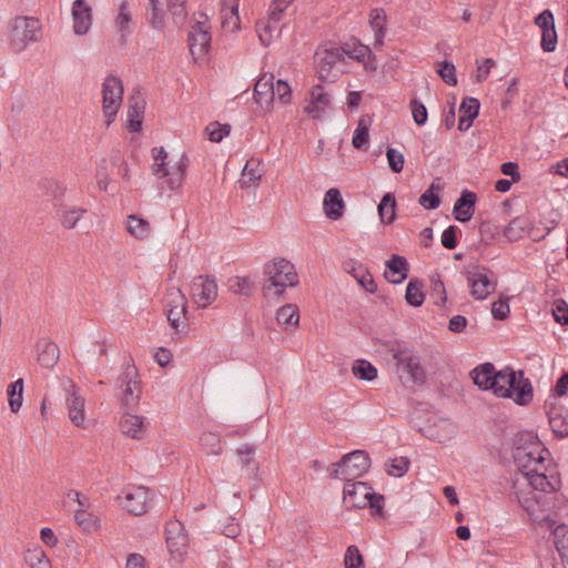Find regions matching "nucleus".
Segmentation results:
<instances>
[{"mask_svg":"<svg viewBox=\"0 0 568 568\" xmlns=\"http://www.w3.org/2000/svg\"><path fill=\"white\" fill-rule=\"evenodd\" d=\"M342 50L345 51V55L357 61H363L369 52V48L362 43H347Z\"/></svg>","mask_w":568,"mask_h":568,"instance_id":"61","label":"nucleus"},{"mask_svg":"<svg viewBox=\"0 0 568 568\" xmlns=\"http://www.w3.org/2000/svg\"><path fill=\"white\" fill-rule=\"evenodd\" d=\"M40 347L39 363L45 368H52L55 366L59 359L60 351L57 344L53 342L44 341Z\"/></svg>","mask_w":568,"mask_h":568,"instance_id":"41","label":"nucleus"},{"mask_svg":"<svg viewBox=\"0 0 568 568\" xmlns=\"http://www.w3.org/2000/svg\"><path fill=\"white\" fill-rule=\"evenodd\" d=\"M440 184L433 182L428 189L419 196L418 203L426 210H436L440 205Z\"/></svg>","mask_w":568,"mask_h":568,"instance_id":"47","label":"nucleus"},{"mask_svg":"<svg viewBox=\"0 0 568 568\" xmlns=\"http://www.w3.org/2000/svg\"><path fill=\"white\" fill-rule=\"evenodd\" d=\"M166 307V316L170 325L174 329H179L187 310L186 298L180 288L172 287L168 291Z\"/></svg>","mask_w":568,"mask_h":568,"instance_id":"18","label":"nucleus"},{"mask_svg":"<svg viewBox=\"0 0 568 568\" xmlns=\"http://www.w3.org/2000/svg\"><path fill=\"white\" fill-rule=\"evenodd\" d=\"M293 0H272L267 17L275 22H281L282 14Z\"/></svg>","mask_w":568,"mask_h":568,"instance_id":"62","label":"nucleus"},{"mask_svg":"<svg viewBox=\"0 0 568 568\" xmlns=\"http://www.w3.org/2000/svg\"><path fill=\"white\" fill-rule=\"evenodd\" d=\"M409 468V460L406 457L390 459L387 464V474L394 477L404 476Z\"/></svg>","mask_w":568,"mask_h":568,"instance_id":"55","label":"nucleus"},{"mask_svg":"<svg viewBox=\"0 0 568 568\" xmlns=\"http://www.w3.org/2000/svg\"><path fill=\"white\" fill-rule=\"evenodd\" d=\"M114 24L121 34V39L125 41L132 32V12L126 0L121 1L119 4L118 13L114 18Z\"/></svg>","mask_w":568,"mask_h":568,"instance_id":"36","label":"nucleus"},{"mask_svg":"<svg viewBox=\"0 0 568 568\" xmlns=\"http://www.w3.org/2000/svg\"><path fill=\"white\" fill-rule=\"evenodd\" d=\"M273 92L274 98L277 97V99L282 102V104H287L291 101L292 97V90L290 84L278 79L276 82L273 81Z\"/></svg>","mask_w":568,"mask_h":568,"instance_id":"59","label":"nucleus"},{"mask_svg":"<svg viewBox=\"0 0 568 568\" xmlns=\"http://www.w3.org/2000/svg\"><path fill=\"white\" fill-rule=\"evenodd\" d=\"M344 270L351 274L366 292H376L377 284L375 283L372 274L361 262L356 260L346 261L344 263Z\"/></svg>","mask_w":568,"mask_h":568,"instance_id":"26","label":"nucleus"},{"mask_svg":"<svg viewBox=\"0 0 568 568\" xmlns=\"http://www.w3.org/2000/svg\"><path fill=\"white\" fill-rule=\"evenodd\" d=\"M528 221L525 217H515L504 230V235L508 241L515 242L525 236L528 230Z\"/></svg>","mask_w":568,"mask_h":568,"instance_id":"44","label":"nucleus"},{"mask_svg":"<svg viewBox=\"0 0 568 568\" xmlns=\"http://www.w3.org/2000/svg\"><path fill=\"white\" fill-rule=\"evenodd\" d=\"M410 110H412V114H413V119H414L415 123L417 125H424L427 121L426 106L417 100H412Z\"/></svg>","mask_w":568,"mask_h":568,"instance_id":"63","label":"nucleus"},{"mask_svg":"<svg viewBox=\"0 0 568 568\" xmlns=\"http://www.w3.org/2000/svg\"><path fill=\"white\" fill-rule=\"evenodd\" d=\"M369 24L374 31L375 45H383L386 34V13L381 8H375L369 13Z\"/></svg>","mask_w":568,"mask_h":568,"instance_id":"38","label":"nucleus"},{"mask_svg":"<svg viewBox=\"0 0 568 568\" xmlns=\"http://www.w3.org/2000/svg\"><path fill=\"white\" fill-rule=\"evenodd\" d=\"M253 281L250 277H234L230 284V291L236 295L250 296L253 291Z\"/></svg>","mask_w":568,"mask_h":568,"instance_id":"53","label":"nucleus"},{"mask_svg":"<svg viewBox=\"0 0 568 568\" xmlns=\"http://www.w3.org/2000/svg\"><path fill=\"white\" fill-rule=\"evenodd\" d=\"M211 24L204 13L199 14V19L191 27L189 32L190 52L194 60H202L209 53L211 48Z\"/></svg>","mask_w":568,"mask_h":568,"instance_id":"9","label":"nucleus"},{"mask_svg":"<svg viewBox=\"0 0 568 568\" xmlns=\"http://www.w3.org/2000/svg\"><path fill=\"white\" fill-rule=\"evenodd\" d=\"M189 158L182 154L174 164L168 163L161 174H156L158 179H165V183L171 190L180 189L185 180Z\"/></svg>","mask_w":568,"mask_h":568,"instance_id":"24","label":"nucleus"},{"mask_svg":"<svg viewBox=\"0 0 568 568\" xmlns=\"http://www.w3.org/2000/svg\"><path fill=\"white\" fill-rule=\"evenodd\" d=\"M128 123L126 128L130 132H140L142 128L145 101L143 97L136 92L129 98Z\"/></svg>","mask_w":568,"mask_h":568,"instance_id":"27","label":"nucleus"},{"mask_svg":"<svg viewBox=\"0 0 568 568\" xmlns=\"http://www.w3.org/2000/svg\"><path fill=\"white\" fill-rule=\"evenodd\" d=\"M235 454L237 456V464L242 470L247 471L248 476L257 478L260 466L255 460L256 447L252 444L245 443L236 448Z\"/></svg>","mask_w":568,"mask_h":568,"instance_id":"29","label":"nucleus"},{"mask_svg":"<svg viewBox=\"0 0 568 568\" xmlns=\"http://www.w3.org/2000/svg\"><path fill=\"white\" fill-rule=\"evenodd\" d=\"M260 41L264 47L270 45L274 39L278 38L282 31L280 22H275L271 18L261 20L256 24Z\"/></svg>","mask_w":568,"mask_h":568,"instance_id":"37","label":"nucleus"},{"mask_svg":"<svg viewBox=\"0 0 568 568\" xmlns=\"http://www.w3.org/2000/svg\"><path fill=\"white\" fill-rule=\"evenodd\" d=\"M372 487L364 481H348L344 484L343 500L347 507L365 508L369 501Z\"/></svg>","mask_w":568,"mask_h":568,"instance_id":"19","label":"nucleus"},{"mask_svg":"<svg viewBox=\"0 0 568 568\" xmlns=\"http://www.w3.org/2000/svg\"><path fill=\"white\" fill-rule=\"evenodd\" d=\"M189 158L182 154L174 164L168 163L161 174H156L158 179H165V183L171 190L180 189L185 180Z\"/></svg>","mask_w":568,"mask_h":568,"instance_id":"23","label":"nucleus"},{"mask_svg":"<svg viewBox=\"0 0 568 568\" xmlns=\"http://www.w3.org/2000/svg\"><path fill=\"white\" fill-rule=\"evenodd\" d=\"M550 454L532 432L518 433L515 438L514 462L530 489L519 487V478L513 481V494L536 527L550 530L554 544L562 560L568 562V526L557 524L546 515L550 506L547 495L560 489V477L549 458Z\"/></svg>","mask_w":568,"mask_h":568,"instance_id":"1","label":"nucleus"},{"mask_svg":"<svg viewBox=\"0 0 568 568\" xmlns=\"http://www.w3.org/2000/svg\"><path fill=\"white\" fill-rule=\"evenodd\" d=\"M24 560L30 568H51L50 560L40 547L29 549Z\"/></svg>","mask_w":568,"mask_h":568,"instance_id":"49","label":"nucleus"},{"mask_svg":"<svg viewBox=\"0 0 568 568\" xmlns=\"http://www.w3.org/2000/svg\"><path fill=\"white\" fill-rule=\"evenodd\" d=\"M72 29L77 36L87 34L93 22L92 8L85 0H74L71 9Z\"/></svg>","mask_w":568,"mask_h":568,"instance_id":"21","label":"nucleus"},{"mask_svg":"<svg viewBox=\"0 0 568 568\" xmlns=\"http://www.w3.org/2000/svg\"><path fill=\"white\" fill-rule=\"evenodd\" d=\"M353 375L365 382H372L377 377V368L366 359H357L352 366Z\"/></svg>","mask_w":568,"mask_h":568,"instance_id":"45","label":"nucleus"},{"mask_svg":"<svg viewBox=\"0 0 568 568\" xmlns=\"http://www.w3.org/2000/svg\"><path fill=\"white\" fill-rule=\"evenodd\" d=\"M205 132L212 142H221L226 135L230 133V125L229 124H220L217 122L210 123Z\"/></svg>","mask_w":568,"mask_h":568,"instance_id":"56","label":"nucleus"},{"mask_svg":"<svg viewBox=\"0 0 568 568\" xmlns=\"http://www.w3.org/2000/svg\"><path fill=\"white\" fill-rule=\"evenodd\" d=\"M263 273L266 277L263 285L265 294L273 293L280 296L287 287H294L298 284V275L294 264L284 257H276L265 263Z\"/></svg>","mask_w":568,"mask_h":568,"instance_id":"2","label":"nucleus"},{"mask_svg":"<svg viewBox=\"0 0 568 568\" xmlns=\"http://www.w3.org/2000/svg\"><path fill=\"white\" fill-rule=\"evenodd\" d=\"M85 212L82 207L67 209L61 215L62 226L68 230L74 229Z\"/></svg>","mask_w":568,"mask_h":568,"instance_id":"52","label":"nucleus"},{"mask_svg":"<svg viewBox=\"0 0 568 568\" xmlns=\"http://www.w3.org/2000/svg\"><path fill=\"white\" fill-rule=\"evenodd\" d=\"M345 51L335 45L320 47L314 63L322 80L334 81L344 72Z\"/></svg>","mask_w":568,"mask_h":568,"instance_id":"4","label":"nucleus"},{"mask_svg":"<svg viewBox=\"0 0 568 568\" xmlns=\"http://www.w3.org/2000/svg\"><path fill=\"white\" fill-rule=\"evenodd\" d=\"M386 158L393 172L399 173L403 171L405 160L404 154L400 151L394 148H388L386 151Z\"/></svg>","mask_w":568,"mask_h":568,"instance_id":"60","label":"nucleus"},{"mask_svg":"<svg viewBox=\"0 0 568 568\" xmlns=\"http://www.w3.org/2000/svg\"><path fill=\"white\" fill-rule=\"evenodd\" d=\"M190 295L199 308H205L216 300L217 284L207 276H196L192 280Z\"/></svg>","mask_w":568,"mask_h":568,"instance_id":"15","label":"nucleus"},{"mask_svg":"<svg viewBox=\"0 0 568 568\" xmlns=\"http://www.w3.org/2000/svg\"><path fill=\"white\" fill-rule=\"evenodd\" d=\"M395 196L392 193H386L377 206V212L383 223L390 224L395 220Z\"/></svg>","mask_w":568,"mask_h":568,"instance_id":"46","label":"nucleus"},{"mask_svg":"<svg viewBox=\"0 0 568 568\" xmlns=\"http://www.w3.org/2000/svg\"><path fill=\"white\" fill-rule=\"evenodd\" d=\"M372 120L369 116H362L358 122L357 126L354 131L352 144L355 149L358 150H366L369 141V126H371Z\"/></svg>","mask_w":568,"mask_h":568,"instance_id":"40","label":"nucleus"},{"mask_svg":"<svg viewBox=\"0 0 568 568\" xmlns=\"http://www.w3.org/2000/svg\"><path fill=\"white\" fill-rule=\"evenodd\" d=\"M371 459L366 452L354 450L346 454L338 463L332 465L331 476L345 483L354 481L368 471Z\"/></svg>","mask_w":568,"mask_h":568,"instance_id":"6","label":"nucleus"},{"mask_svg":"<svg viewBox=\"0 0 568 568\" xmlns=\"http://www.w3.org/2000/svg\"><path fill=\"white\" fill-rule=\"evenodd\" d=\"M506 383L503 384V389H506L505 394L497 395L499 398H510L517 405L526 406L534 397V388L530 381L525 377L523 371L515 372L507 367Z\"/></svg>","mask_w":568,"mask_h":568,"instance_id":"7","label":"nucleus"},{"mask_svg":"<svg viewBox=\"0 0 568 568\" xmlns=\"http://www.w3.org/2000/svg\"><path fill=\"white\" fill-rule=\"evenodd\" d=\"M119 381L122 388V404L130 408L136 406L141 394L136 368L128 365Z\"/></svg>","mask_w":568,"mask_h":568,"instance_id":"17","label":"nucleus"},{"mask_svg":"<svg viewBox=\"0 0 568 568\" xmlns=\"http://www.w3.org/2000/svg\"><path fill=\"white\" fill-rule=\"evenodd\" d=\"M199 444L202 452L207 456H219L223 452L220 435L210 430H205L201 434Z\"/></svg>","mask_w":568,"mask_h":568,"instance_id":"39","label":"nucleus"},{"mask_svg":"<svg viewBox=\"0 0 568 568\" xmlns=\"http://www.w3.org/2000/svg\"><path fill=\"white\" fill-rule=\"evenodd\" d=\"M264 173L262 160L250 159L246 161L242 170L241 185L242 187L257 186Z\"/></svg>","mask_w":568,"mask_h":568,"instance_id":"35","label":"nucleus"},{"mask_svg":"<svg viewBox=\"0 0 568 568\" xmlns=\"http://www.w3.org/2000/svg\"><path fill=\"white\" fill-rule=\"evenodd\" d=\"M305 112L313 119H322L332 105V97L322 84L312 87Z\"/></svg>","mask_w":568,"mask_h":568,"instance_id":"20","label":"nucleus"},{"mask_svg":"<svg viewBox=\"0 0 568 568\" xmlns=\"http://www.w3.org/2000/svg\"><path fill=\"white\" fill-rule=\"evenodd\" d=\"M221 23L227 32L240 30L239 0H221Z\"/></svg>","mask_w":568,"mask_h":568,"instance_id":"30","label":"nucleus"},{"mask_svg":"<svg viewBox=\"0 0 568 568\" xmlns=\"http://www.w3.org/2000/svg\"><path fill=\"white\" fill-rule=\"evenodd\" d=\"M476 194L471 191H463L460 197L455 202L453 214L455 220L465 223L468 222L475 212Z\"/></svg>","mask_w":568,"mask_h":568,"instance_id":"31","label":"nucleus"},{"mask_svg":"<svg viewBox=\"0 0 568 568\" xmlns=\"http://www.w3.org/2000/svg\"><path fill=\"white\" fill-rule=\"evenodd\" d=\"M552 314L557 323L568 324V304L565 301L558 300L555 302Z\"/></svg>","mask_w":568,"mask_h":568,"instance_id":"64","label":"nucleus"},{"mask_svg":"<svg viewBox=\"0 0 568 568\" xmlns=\"http://www.w3.org/2000/svg\"><path fill=\"white\" fill-rule=\"evenodd\" d=\"M437 73L448 85L457 84L456 68L452 62H440L437 69Z\"/></svg>","mask_w":568,"mask_h":568,"instance_id":"58","label":"nucleus"},{"mask_svg":"<svg viewBox=\"0 0 568 568\" xmlns=\"http://www.w3.org/2000/svg\"><path fill=\"white\" fill-rule=\"evenodd\" d=\"M409 265L406 257L394 254L385 263V278L393 284L403 283L408 276Z\"/></svg>","mask_w":568,"mask_h":568,"instance_id":"25","label":"nucleus"},{"mask_svg":"<svg viewBox=\"0 0 568 568\" xmlns=\"http://www.w3.org/2000/svg\"><path fill=\"white\" fill-rule=\"evenodd\" d=\"M166 546L171 556L180 561L186 554L187 536L184 532L183 525L178 521H170L165 526Z\"/></svg>","mask_w":568,"mask_h":568,"instance_id":"16","label":"nucleus"},{"mask_svg":"<svg viewBox=\"0 0 568 568\" xmlns=\"http://www.w3.org/2000/svg\"><path fill=\"white\" fill-rule=\"evenodd\" d=\"M406 302L414 307H418L424 303L425 295L422 291V284L417 281L410 280L406 286L405 292Z\"/></svg>","mask_w":568,"mask_h":568,"instance_id":"50","label":"nucleus"},{"mask_svg":"<svg viewBox=\"0 0 568 568\" xmlns=\"http://www.w3.org/2000/svg\"><path fill=\"white\" fill-rule=\"evenodd\" d=\"M122 101V81L118 77L108 75L102 83V109L106 119V125H110L113 122Z\"/></svg>","mask_w":568,"mask_h":568,"instance_id":"11","label":"nucleus"},{"mask_svg":"<svg viewBox=\"0 0 568 568\" xmlns=\"http://www.w3.org/2000/svg\"><path fill=\"white\" fill-rule=\"evenodd\" d=\"M9 406L12 413H18L22 406L23 379L19 378L8 386Z\"/></svg>","mask_w":568,"mask_h":568,"instance_id":"48","label":"nucleus"},{"mask_svg":"<svg viewBox=\"0 0 568 568\" xmlns=\"http://www.w3.org/2000/svg\"><path fill=\"white\" fill-rule=\"evenodd\" d=\"M470 295L477 301L486 300L497 288V280L491 271L485 267H474L465 272Z\"/></svg>","mask_w":568,"mask_h":568,"instance_id":"12","label":"nucleus"},{"mask_svg":"<svg viewBox=\"0 0 568 568\" xmlns=\"http://www.w3.org/2000/svg\"><path fill=\"white\" fill-rule=\"evenodd\" d=\"M535 23L541 29V48L545 52H552L557 45V32L555 18L551 11L545 10L535 19Z\"/></svg>","mask_w":568,"mask_h":568,"instance_id":"22","label":"nucleus"},{"mask_svg":"<svg viewBox=\"0 0 568 568\" xmlns=\"http://www.w3.org/2000/svg\"><path fill=\"white\" fill-rule=\"evenodd\" d=\"M126 230L135 239L143 240L150 235L151 226L146 220L132 214L128 216Z\"/></svg>","mask_w":568,"mask_h":568,"instance_id":"43","label":"nucleus"},{"mask_svg":"<svg viewBox=\"0 0 568 568\" xmlns=\"http://www.w3.org/2000/svg\"><path fill=\"white\" fill-rule=\"evenodd\" d=\"M41 23L32 17L13 19L9 32V45L13 52H22L29 44L39 40Z\"/></svg>","mask_w":568,"mask_h":568,"instance_id":"5","label":"nucleus"},{"mask_svg":"<svg viewBox=\"0 0 568 568\" xmlns=\"http://www.w3.org/2000/svg\"><path fill=\"white\" fill-rule=\"evenodd\" d=\"M276 320L285 329L295 328L300 322L298 308L287 304L277 310Z\"/></svg>","mask_w":568,"mask_h":568,"instance_id":"42","label":"nucleus"},{"mask_svg":"<svg viewBox=\"0 0 568 568\" xmlns=\"http://www.w3.org/2000/svg\"><path fill=\"white\" fill-rule=\"evenodd\" d=\"M185 0H150L148 19L155 30H163L165 27V9L174 19H181L185 14Z\"/></svg>","mask_w":568,"mask_h":568,"instance_id":"13","label":"nucleus"},{"mask_svg":"<svg viewBox=\"0 0 568 568\" xmlns=\"http://www.w3.org/2000/svg\"><path fill=\"white\" fill-rule=\"evenodd\" d=\"M387 348L396 362V369L400 377L402 374H406L407 379L415 385H423L426 382V373L417 351L399 342L388 343Z\"/></svg>","mask_w":568,"mask_h":568,"instance_id":"3","label":"nucleus"},{"mask_svg":"<svg viewBox=\"0 0 568 568\" xmlns=\"http://www.w3.org/2000/svg\"><path fill=\"white\" fill-rule=\"evenodd\" d=\"M345 568H364V559L358 548L354 545L348 546L344 555Z\"/></svg>","mask_w":568,"mask_h":568,"instance_id":"54","label":"nucleus"},{"mask_svg":"<svg viewBox=\"0 0 568 568\" xmlns=\"http://www.w3.org/2000/svg\"><path fill=\"white\" fill-rule=\"evenodd\" d=\"M146 428L145 417L124 413L120 419V430L132 439H141Z\"/></svg>","mask_w":568,"mask_h":568,"instance_id":"28","label":"nucleus"},{"mask_svg":"<svg viewBox=\"0 0 568 568\" xmlns=\"http://www.w3.org/2000/svg\"><path fill=\"white\" fill-rule=\"evenodd\" d=\"M60 387L65 395V406L71 423L77 427L84 428L85 400L80 394V388L69 377L60 379Z\"/></svg>","mask_w":568,"mask_h":568,"instance_id":"10","label":"nucleus"},{"mask_svg":"<svg viewBox=\"0 0 568 568\" xmlns=\"http://www.w3.org/2000/svg\"><path fill=\"white\" fill-rule=\"evenodd\" d=\"M549 424L557 437L564 438L568 436V414L564 415L551 412L549 414Z\"/></svg>","mask_w":568,"mask_h":568,"instance_id":"51","label":"nucleus"},{"mask_svg":"<svg viewBox=\"0 0 568 568\" xmlns=\"http://www.w3.org/2000/svg\"><path fill=\"white\" fill-rule=\"evenodd\" d=\"M152 155H153V164L151 166L152 173L154 175L161 174L165 166H168V152L163 146L160 148H153L152 149Z\"/></svg>","mask_w":568,"mask_h":568,"instance_id":"57","label":"nucleus"},{"mask_svg":"<svg viewBox=\"0 0 568 568\" xmlns=\"http://www.w3.org/2000/svg\"><path fill=\"white\" fill-rule=\"evenodd\" d=\"M507 368L496 371L491 363H484L470 372V377L476 386L483 390H490L495 396L505 394L503 384L506 383Z\"/></svg>","mask_w":568,"mask_h":568,"instance_id":"8","label":"nucleus"},{"mask_svg":"<svg viewBox=\"0 0 568 568\" xmlns=\"http://www.w3.org/2000/svg\"><path fill=\"white\" fill-rule=\"evenodd\" d=\"M152 496L144 486H126L120 496L122 507L130 514L140 516L148 511Z\"/></svg>","mask_w":568,"mask_h":568,"instance_id":"14","label":"nucleus"},{"mask_svg":"<svg viewBox=\"0 0 568 568\" xmlns=\"http://www.w3.org/2000/svg\"><path fill=\"white\" fill-rule=\"evenodd\" d=\"M273 80L272 73H265L255 83L254 98L261 106L270 108L274 101Z\"/></svg>","mask_w":568,"mask_h":568,"instance_id":"33","label":"nucleus"},{"mask_svg":"<svg viewBox=\"0 0 568 568\" xmlns=\"http://www.w3.org/2000/svg\"><path fill=\"white\" fill-rule=\"evenodd\" d=\"M323 209L329 220L336 221L343 216L345 203L338 189L332 187L326 191Z\"/></svg>","mask_w":568,"mask_h":568,"instance_id":"32","label":"nucleus"},{"mask_svg":"<svg viewBox=\"0 0 568 568\" xmlns=\"http://www.w3.org/2000/svg\"><path fill=\"white\" fill-rule=\"evenodd\" d=\"M480 103L476 98H464L459 105V120H458V130L467 131L473 121L477 118L479 112Z\"/></svg>","mask_w":568,"mask_h":568,"instance_id":"34","label":"nucleus"}]
</instances>
